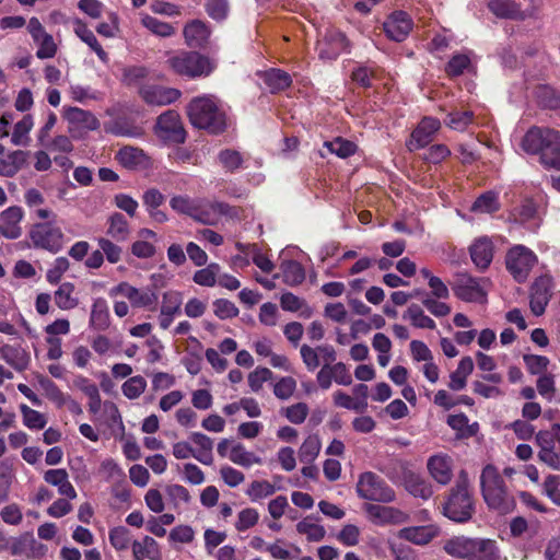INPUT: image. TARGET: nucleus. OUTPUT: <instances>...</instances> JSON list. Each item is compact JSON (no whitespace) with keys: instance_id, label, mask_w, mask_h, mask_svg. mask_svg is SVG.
Segmentation results:
<instances>
[{"instance_id":"obj_61","label":"nucleus","mask_w":560,"mask_h":560,"mask_svg":"<svg viewBox=\"0 0 560 560\" xmlns=\"http://www.w3.org/2000/svg\"><path fill=\"white\" fill-rule=\"evenodd\" d=\"M213 312L220 319L233 318L238 315V308L226 299H218L213 302Z\"/></svg>"},{"instance_id":"obj_21","label":"nucleus","mask_w":560,"mask_h":560,"mask_svg":"<svg viewBox=\"0 0 560 560\" xmlns=\"http://www.w3.org/2000/svg\"><path fill=\"white\" fill-rule=\"evenodd\" d=\"M24 217V211L19 206H12L5 209L1 213V225L0 232L1 234L9 238L15 240L22 235V228L20 223Z\"/></svg>"},{"instance_id":"obj_11","label":"nucleus","mask_w":560,"mask_h":560,"mask_svg":"<svg viewBox=\"0 0 560 560\" xmlns=\"http://www.w3.org/2000/svg\"><path fill=\"white\" fill-rule=\"evenodd\" d=\"M110 296L122 295L129 300L132 307H153L156 305L159 296L154 289H137L128 282H120L109 291Z\"/></svg>"},{"instance_id":"obj_4","label":"nucleus","mask_w":560,"mask_h":560,"mask_svg":"<svg viewBox=\"0 0 560 560\" xmlns=\"http://www.w3.org/2000/svg\"><path fill=\"white\" fill-rule=\"evenodd\" d=\"M480 489L490 510L502 515L514 511L515 499L509 493L505 481L495 466L488 464L483 467L480 475Z\"/></svg>"},{"instance_id":"obj_50","label":"nucleus","mask_w":560,"mask_h":560,"mask_svg":"<svg viewBox=\"0 0 560 560\" xmlns=\"http://www.w3.org/2000/svg\"><path fill=\"white\" fill-rule=\"evenodd\" d=\"M276 492V487L267 480H255L253 481L246 494L252 501H258L260 499L272 495Z\"/></svg>"},{"instance_id":"obj_18","label":"nucleus","mask_w":560,"mask_h":560,"mask_svg":"<svg viewBox=\"0 0 560 560\" xmlns=\"http://www.w3.org/2000/svg\"><path fill=\"white\" fill-rule=\"evenodd\" d=\"M139 94L147 104L156 106L170 105L182 96L178 89L154 84L143 85L140 88Z\"/></svg>"},{"instance_id":"obj_52","label":"nucleus","mask_w":560,"mask_h":560,"mask_svg":"<svg viewBox=\"0 0 560 560\" xmlns=\"http://www.w3.org/2000/svg\"><path fill=\"white\" fill-rule=\"evenodd\" d=\"M183 303L182 294L178 291H167L163 294L161 313L165 315H176L180 312Z\"/></svg>"},{"instance_id":"obj_36","label":"nucleus","mask_w":560,"mask_h":560,"mask_svg":"<svg viewBox=\"0 0 560 560\" xmlns=\"http://www.w3.org/2000/svg\"><path fill=\"white\" fill-rule=\"evenodd\" d=\"M404 319H409L411 325L416 328L435 329V322L424 314L423 310L418 304H411L404 314Z\"/></svg>"},{"instance_id":"obj_59","label":"nucleus","mask_w":560,"mask_h":560,"mask_svg":"<svg viewBox=\"0 0 560 560\" xmlns=\"http://www.w3.org/2000/svg\"><path fill=\"white\" fill-rule=\"evenodd\" d=\"M259 514L257 510L253 508H246L238 513L235 528L238 532H245L257 524Z\"/></svg>"},{"instance_id":"obj_29","label":"nucleus","mask_w":560,"mask_h":560,"mask_svg":"<svg viewBox=\"0 0 560 560\" xmlns=\"http://www.w3.org/2000/svg\"><path fill=\"white\" fill-rule=\"evenodd\" d=\"M28 152L16 150L0 159V175L13 177L26 163Z\"/></svg>"},{"instance_id":"obj_60","label":"nucleus","mask_w":560,"mask_h":560,"mask_svg":"<svg viewBox=\"0 0 560 560\" xmlns=\"http://www.w3.org/2000/svg\"><path fill=\"white\" fill-rule=\"evenodd\" d=\"M296 388V382L291 376L281 377L273 386V394L281 400L289 399Z\"/></svg>"},{"instance_id":"obj_54","label":"nucleus","mask_w":560,"mask_h":560,"mask_svg":"<svg viewBox=\"0 0 560 560\" xmlns=\"http://www.w3.org/2000/svg\"><path fill=\"white\" fill-rule=\"evenodd\" d=\"M470 66V59L465 54L454 55L445 66V72L448 77L455 78L462 75Z\"/></svg>"},{"instance_id":"obj_55","label":"nucleus","mask_w":560,"mask_h":560,"mask_svg":"<svg viewBox=\"0 0 560 560\" xmlns=\"http://www.w3.org/2000/svg\"><path fill=\"white\" fill-rule=\"evenodd\" d=\"M143 25L150 30L153 34L162 37L172 36L175 33V28L167 22L160 21L154 16L147 15L142 20Z\"/></svg>"},{"instance_id":"obj_2","label":"nucleus","mask_w":560,"mask_h":560,"mask_svg":"<svg viewBox=\"0 0 560 560\" xmlns=\"http://www.w3.org/2000/svg\"><path fill=\"white\" fill-rule=\"evenodd\" d=\"M522 148L529 154H539L542 165L560 171V132L533 126L522 139Z\"/></svg>"},{"instance_id":"obj_34","label":"nucleus","mask_w":560,"mask_h":560,"mask_svg":"<svg viewBox=\"0 0 560 560\" xmlns=\"http://www.w3.org/2000/svg\"><path fill=\"white\" fill-rule=\"evenodd\" d=\"M536 100L538 106L544 109H560V92L548 84L537 86Z\"/></svg>"},{"instance_id":"obj_6","label":"nucleus","mask_w":560,"mask_h":560,"mask_svg":"<svg viewBox=\"0 0 560 560\" xmlns=\"http://www.w3.org/2000/svg\"><path fill=\"white\" fill-rule=\"evenodd\" d=\"M167 67L177 75L197 79L210 75L217 62L198 51L182 50L166 60Z\"/></svg>"},{"instance_id":"obj_19","label":"nucleus","mask_w":560,"mask_h":560,"mask_svg":"<svg viewBox=\"0 0 560 560\" xmlns=\"http://www.w3.org/2000/svg\"><path fill=\"white\" fill-rule=\"evenodd\" d=\"M63 118L69 122V130H90L94 131L100 128V120L90 110L80 107H65Z\"/></svg>"},{"instance_id":"obj_3","label":"nucleus","mask_w":560,"mask_h":560,"mask_svg":"<svg viewBox=\"0 0 560 560\" xmlns=\"http://www.w3.org/2000/svg\"><path fill=\"white\" fill-rule=\"evenodd\" d=\"M443 515L455 523L469 522L475 512V500L469 489L468 474L463 469L455 485L448 490L442 504Z\"/></svg>"},{"instance_id":"obj_12","label":"nucleus","mask_w":560,"mask_h":560,"mask_svg":"<svg viewBox=\"0 0 560 560\" xmlns=\"http://www.w3.org/2000/svg\"><path fill=\"white\" fill-rule=\"evenodd\" d=\"M351 43L347 35L338 28H328L318 43V56L325 60H336L343 51H350Z\"/></svg>"},{"instance_id":"obj_24","label":"nucleus","mask_w":560,"mask_h":560,"mask_svg":"<svg viewBox=\"0 0 560 560\" xmlns=\"http://www.w3.org/2000/svg\"><path fill=\"white\" fill-rule=\"evenodd\" d=\"M439 535L435 525L411 526L400 529L399 537L415 545L424 546Z\"/></svg>"},{"instance_id":"obj_25","label":"nucleus","mask_w":560,"mask_h":560,"mask_svg":"<svg viewBox=\"0 0 560 560\" xmlns=\"http://www.w3.org/2000/svg\"><path fill=\"white\" fill-rule=\"evenodd\" d=\"M2 359L14 370L23 372L28 369L31 354L21 346L3 345L0 348Z\"/></svg>"},{"instance_id":"obj_15","label":"nucleus","mask_w":560,"mask_h":560,"mask_svg":"<svg viewBox=\"0 0 560 560\" xmlns=\"http://www.w3.org/2000/svg\"><path fill=\"white\" fill-rule=\"evenodd\" d=\"M552 295V280L550 277L542 276L535 280L530 288L529 306L534 315L540 316L545 313Z\"/></svg>"},{"instance_id":"obj_1","label":"nucleus","mask_w":560,"mask_h":560,"mask_svg":"<svg viewBox=\"0 0 560 560\" xmlns=\"http://www.w3.org/2000/svg\"><path fill=\"white\" fill-rule=\"evenodd\" d=\"M187 116L195 128L212 136L222 135L228 129L226 113L212 95L194 97L187 105Z\"/></svg>"},{"instance_id":"obj_13","label":"nucleus","mask_w":560,"mask_h":560,"mask_svg":"<svg viewBox=\"0 0 560 560\" xmlns=\"http://www.w3.org/2000/svg\"><path fill=\"white\" fill-rule=\"evenodd\" d=\"M413 27L411 16L402 10L392 12L383 23V31L387 38L396 43L404 42Z\"/></svg>"},{"instance_id":"obj_16","label":"nucleus","mask_w":560,"mask_h":560,"mask_svg":"<svg viewBox=\"0 0 560 560\" xmlns=\"http://www.w3.org/2000/svg\"><path fill=\"white\" fill-rule=\"evenodd\" d=\"M393 464L404 470V486L411 495L423 500L432 497L433 489L431 483L419 474L410 470L406 462H393Z\"/></svg>"},{"instance_id":"obj_35","label":"nucleus","mask_w":560,"mask_h":560,"mask_svg":"<svg viewBox=\"0 0 560 560\" xmlns=\"http://www.w3.org/2000/svg\"><path fill=\"white\" fill-rule=\"evenodd\" d=\"M488 9L500 19H515L521 12L520 5L513 0H489Z\"/></svg>"},{"instance_id":"obj_10","label":"nucleus","mask_w":560,"mask_h":560,"mask_svg":"<svg viewBox=\"0 0 560 560\" xmlns=\"http://www.w3.org/2000/svg\"><path fill=\"white\" fill-rule=\"evenodd\" d=\"M489 283L487 278H476L467 272H457L452 283V290L456 298L464 302H485L487 291L483 285Z\"/></svg>"},{"instance_id":"obj_22","label":"nucleus","mask_w":560,"mask_h":560,"mask_svg":"<svg viewBox=\"0 0 560 560\" xmlns=\"http://www.w3.org/2000/svg\"><path fill=\"white\" fill-rule=\"evenodd\" d=\"M471 261L479 270H486L493 259L494 246L487 236L477 238L469 247Z\"/></svg>"},{"instance_id":"obj_28","label":"nucleus","mask_w":560,"mask_h":560,"mask_svg":"<svg viewBox=\"0 0 560 560\" xmlns=\"http://www.w3.org/2000/svg\"><path fill=\"white\" fill-rule=\"evenodd\" d=\"M89 325L92 329L97 331H104L109 327L110 315L108 304L105 299L97 298L94 300L91 307Z\"/></svg>"},{"instance_id":"obj_26","label":"nucleus","mask_w":560,"mask_h":560,"mask_svg":"<svg viewBox=\"0 0 560 560\" xmlns=\"http://www.w3.org/2000/svg\"><path fill=\"white\" fill-rule=\"evenodd\" d=\"M74 33L75 35L84 42L98 57V59L107 65L109 62L108 54L103 49L102 45L98 43L94 33L88 27L86 23H84L80 19L74 20Z\"/></svg>"},{"instance_id":"obj_51","label":"nucleus","mask_w":560,"mask_h":560,"mask_svg":"<svg viewBox=\"0 0 560 560\" xmlns=\"http://www.w3.org/2000/svg\"><path fill=\"white\" fill-rule=\"evenodd\" d=\"M20 409L23 415V423L28 429L42 430L45 428L47 421L39 411L30 408L25 404H22Z\"/></svg>"},{"instance_id":"obj_43","label":"nucleus","mask_w":560,"mask_h":560,"mask_svg":"<svg viewBox=\"0 0 560 560\" xmlns=\"http://www.w3.org/2000/svg\"><path fill=\"white\" fill-rule=\"evenodd\" d=\"M37 546V541L34 538L32 532H25L19 537H15L10 546V552L12 556H27L28 549H34Z\"/></svg>"},{"instance_id":"obj_42","label":"nucleus","mask_w":560,"mask_h":560,"mask_svg":"<svg viewBox=\"0 0 560 560\" xmlns=\"http://www.w3.org/2000/svg\"><path fill=\"white\" fill-rule=\"evenodd\" d=\"M229 458L236 465L250 467L253 464H260L261 459L254 453L248 452L242 444H236L231 448Z\"/></svg>"},{"instance_id":"obj_33","label":"nucleus","mask_w":560,"mask_h":560,"mask_svg":"<svg viewBox=\"0 0 560 560\" xmlns=\"http://www.w3.org/2000/svg\"><path fill=\"white\" fill-rule=\"evenodd\" d=\"M282 280L290 287L301 284L305 280V269L296 260H284L280 265Z\"/></svg>"},{"instance_id":"obj_62","label":"nucleus","mask_w":560,"mask_h":560,"mask_svg":"<svg viewBox=\"0 0 560 560\" xmlns=\"http://www.w3.org/2000/svg\"><path fill=\"white\" fill-rule=\"evenodd\" d=\"M38 44V49L36 51V57L39 59H49L52 58L57 52V46L54 42V38L50 34H45L43 37H39L38 40H34Z\"/></svg>"},{"instance_id":"obj_41","label":"nucleus","mask_w":560,"mask_h":560,"mask_svg":"<svg viewBox=\"0 0 560 560\" xmlns=\"http://www.w3.org/2000/svg\"><path fill=\"white\" fill-rule=\"evenodd\" d=\"M320 451V441L317 435L307 436L302 443L299 457L302 463L311 464L317 457Z\"/></svg>"},{"instance_id":"obj_8","label":"nucleus","mask_w":560,"mask_h":560,"mask_svg":"<svg viewBox=\"0 0 560 560\" xmlns=\"http://www.w3.org/2000/svg\"><path fill=\"white\" fill-rule=\"evenodd\" d=\"M28 238L36 249L57 254L63 248L65 234L52 221L37 222L31 225Z\"/></svg>"},{"instance_id":"obj_30","label":"nucleus","mask_w":560,"mask_h":560,"mask_svg":"<svg viewBox=\"0 0 560 560\" xmlns=\"http://www.w3.org/2000/svg\"><path fill=\"white\" fill-rule=\"evenodd\" d=\"M75 285L72 282H62L54 293L55 304L62 311H70L79 305V299L74 296Z\"/></svg>"},{"instance_id":"obj_38","label":"nucleus","mask_w":560,"mask_h":560,"mask_svg":"<svg viewBox=\"0 0 560 560\" xmlns=\"http://www.w3.org/2000/svg\"><path fill=\"white\" fill-rule=\"evenodd\" d=\"M34 126L32 115H24L23 118L18 121L14 126V130L11 137V142L14 145H27L30 142L28 133Z\"/></svg>"},{"instance_id":"obj_57","label":"nucleus","mask_w":560,"mask_h":560,"mask_svg":"<svg viewBox=\"0 0 560 560\" xmlns=\"http://www.w3.org/2000/svg\"><path fill=\"white\" fill-rule=\"evenodd\" d=\"M70 262L66 257H57L52 266L46 272V280L50 284H58L65 272L68 271Z\"/></svg>"},{"instance_id":"obj_9","label":"nucleus","mask_w":560,"mask_h":560,"mask_svg":"<svg viewBox=\"0 0 560 560\" xmlns=\"http://www.w3.org/2000/svg\"><path fill=\"white\" fill-rule=\"evenodd\" d=\"M537 262V256L524 245H515L505 256V267L515 281L523 283Z\"/></svg>"},{"instance_id":"obj_44","label":"nucleus","mask_w":560,"mask_h":560,"mask_svg":"<svg viewBox=\"0 0 560 560\" xmlns=\"http://www.w3.org/2000/svg\"><path fill=\"white\" fill-rule=\"evenodd\" d=\"M311 516L296 524L299 534L306 535L308 541H320L326 535L324 526L310 522Z\"/></svg>"},{"instance_id":"obj_14","label":"nucleus","mask_w":560,"mask_h":560,"mask_svg":"<svg viewBox=\"0 0 560 560\" xmlns=\"http://www.w3.org/2000/svg\"><path fill=\"white\" fill-rule=\"evenodd\" d=\"M156 127L160 135L168 141L178 144L186 141L187 133L176 110L170 109L161 114L158 117Z\"/></svg>"},{"instance_id":"obj_63","label":"nucleus","mask_w":560,"mask_h":560,"mask_svg":"<svg viewBox=\"0 0 560 560\" xmlns=\"http://www.w3.org/2000/svg\"><path fill=\"white\" fill-rule=\"evenodd\" d=\"M438 300L439 299H433L429 294H425V298H423L421 302L422 305L435 317L447 316L451 313V306Z\"/></svg>"},{"instance_id":"obj_20","label":"nucleus","mask_w":560,"mask_h":560,"mask_svg":"<svg viewBox=\"0 0 560 560\" xmlns=\"http://www.w3.org/2000/svg\"><path fill=\"white\" fill-rule=\"evenodd\" d=\"M453 459L447 454H435L428 458L427 468L432 479L441 486L453 479Z\"/></svg>"},{"instance_id":"obj_27","label":"nucleus","mask_w":560,"mask_h":560,"mask_svg":"<svg viewBox=\"0 0 560 560\" xmlns=\"http://www.w3.org/2000/svg\"><path fill=\"white\" fill-rule=\"evenodd\" d=\"M260 78L272 94L282 92L292 85L291 75L287 71L278 68L265 70Z\"/></svg>"},{"instance_id":"obj_49","label":"nucleus","mask_w":560,"mask_h":560,"mask_svg":"<svg viewBox=\"0 0 560 560\" xmlns=\"http://www.w3.org/2000/svg\"><path fill=\"white\" fill-rule=\"evenodd\" d=\"M147 381L141 375L129 377L121 386L122 394L128 399H137L145 390Z\"/></svg>"},{"instance_id":"obj_46","label":"nucleus","mask_w":560,"mask_h":560,"mask_svg":"<svg viewBox=\"0 0 560 560\" xmlns=\"http://www.w3.org/2000/svg\"><path fill=\"white\" fill-rule=\"evenodd\" d=\"M108 539L110 545L118 551L128 549L131 540L130 530L125 526H117L109 530Z\"/></svg>"},{"instance_id":"obj_48","label":"nucleus","mask_w":560,"mask_h":560,"mask_svg":"<svg viewBox=\"0 0 560 560\" xmlns=\"http://www.w3.org/2000/svg\"><path fill=\"white\" fill-rule=\"evenodd\" d=\"M218 160L221 165L231 173L237 171L243 165L241 153L233 149L221 150L218 154Z\"/></svg>"},{"instance_id":"obj_37","label":"nucleus","mask_w":560,"mask_h":560,"mask_svg":"<svg viewBox=\"0 0 560 560\" xmlns=\"http://www.w3.org/2000/svg\"><path fill=\"white\" fill-rule=\"evenodd\" d=\"M500 209L497 192L488 190L481 194L472 203L471 211L480 213H493Z\"/></svg>"},{"instance_id":"obj_64","label":"nucleus","mask_w":560,"mask_h":560,"mask_svg":"<svg viewBox=\"0 0 560 560\" xmlns=\"http://www.w3.org/2000/svg\"><path fill=\"white\" fill-rule=\"evenodd\" d=\"M374 78V70L368 68L366 66H359L351 72V80L364 89L372 88V80Z\"/></svg>"},{"instance_id":"obj_40","label":"nucleus","mask_w":560,"mask_h":560,"mask_svg":"<svg viewBox=\"0 0 560 560\" xmlns=\"http://www.w3.org/2000/svg\"><path fill=\"white\" fill-rule=\"evenodd\" d=\"M474 120L471 110H454L447 114L444 122L451 129L464 131Z\"/></svg>"},{"instance_id":"obj_7","label":"nucleus","mask_w":560,"mask_h":560,"mask_svg":"<svg viewBox=\"0 0 560 560\" xmlns=\"http://www.w3.org/2000/svg\"><path fill=\"white\" fill-rule=\"evenodd\" d=\"M355 491L359 498L372 502L390 503L396 499L395 490L373 471L360 474Z\"/></svg>"},{"instance_id":"obj_32","label":"nucleus","mask_w":560,"mask_h":560,"mask_svg":"<svg viewBox=\"0 0 560 560\" xmlns=\"http://www.w3.org/2000/svg\"><path fill=\"white\" fill-rule=\"evenodd\" d=\"M145 159L143 150L130 145L122 147L116 154V160L119 164L129 170L141 166Z\"/></svg>"},{"instance_id":"obj_39","label":"nucleus","mask_w":560,"mask_h":560,"mask_svg":"<svg viewBox=\"0 0 560 560\" xmlns=\"http://www.w3.org/2000/svg\"><path fill=\"white\" fill-rule=\"evenodd\" d=\"M325 147L330 153L336 154L341 159H347L353 155L357 151V144L354 142L341 137H337L332 141H326Z\"/></svg>"},{"instance_id":"obj_47","label":"nucleus","mask_w":560,"mask_h":560,"mask_svg":"<svg viewBox=\"0 0 560 560\" xmlns=\"http://www.w3.org/2000/svg\"><path fill=\"white\" fill-rule=\"evenodd\" d=\"M205 10L217 22L224 21L230 12L229 0H206Z\"/></svg>"},{"instance_id":"obj_31","label":"nucleus","mask_w":560,"mask_h":560,"mask_svg":"<svg viewBox=\"0 0 560 560\" xmlns=\"http://www.w3.org/2000/svg\"><path fill=\"white\" fill-rule=\"evenodd\" d=\"M107 223L108 228L106 233L116 242H125L129 237V223L120 212H114L110 214Z\"/></svg>"},{"instance_id":"obj_56","label":"nucleus","mask_w":560,"mask_h":560,"mask_svg":"<svg viewBox=\"0 0 560 560\" xmlns=\"http://www.w3.org/2000/svg\"><path fill=\"white\" fill-rule=\"evenodd\" d=\"M308 412L310 409L305 402H296L282 409L284 417L293 424L303 423L306 420Z\"/></svg>"},{"instance_id":"obj_53","label":"nucleus","mask_w":560,"mask_h":560,"mask_svg":"<svg viewBox=\"0 0 560 560\" xmlns=\"http://www.w3.org/2000/svg\"><path fill=\"white\" fill-rule=\"evenodd\" d=\"M97 245L109 264H117L120 261L122 248L119 245L106 237H100L97 240Z\"/></svg>"},{"instance_id":"obj_58","label":"nucleus","mask_w":560,"mask_h":560,"mask_svg":"<svg viewBox=\"0 0 560 560\" xmlns=\"http://www.w3.org/2000/svg\"><path fill=\"white\" fill-rule=\"evenodd\" d=\"M523 361L527 371L533 375L542 374L549 364V359L545 355L524 354Z\"/></svg>"},{"instance_id":"obj_23","label":"nucleus","mask_w":560,"mask_h":560,"mask_svg":"<svg viewBox=\"0 0 560 560\" xmlns=\"http://www.w3.org/2000/svg\"><path fill=\"white\" fill-rule=\"evenodd\" d=\"M210 34L209 26L200 20L191 21L184 27L185 40L190 48H203L209 40Z\"/></svg>"},{"instance_id":"obj_5","label":"nucleus","mask_w":560,"mask_h":560,"mask_svg":"<svg viewBox=\"0 0 560 560\" xmlns=\"http://www.w3.org/2000/svg\"><path fill=\"white\" fill-rule=\"evenodd\" d=\"M444 551L458 559L465 560H497L495 544L490 539L455 536L446 540Z\"/></svg>"},{"instance_id":"obj_17","label":"nucleus","mask_w":560,"mask_h":560,"mask_svg":"<svg viewBox=\"0 0 560 560\" xmlns=\"http://www.w3.org/2000/svg\"><path fill=\"white\" fill-rule=\"evenodd\" d=\"M441 122L438 118L424 117L411 132L407 143L409 151H416L430 144L434 133L440 129Z\"/></svg>"},{"instance_id":"obj_45","label":"nucleus","mask_w":560,"mask_h":560,"mask_svg":"<svg viewBox=\"0 0 560 560\" xmlns=\"http://www.w3.org/2000/svg\"><path fill=\"white\" fill-rule=\"evenodd\" d=\"M109 131L117 137L138 138L143 135L141 127L130 124L127 119L118 118L112 122Z\"/></svg>"}]
</instances>
